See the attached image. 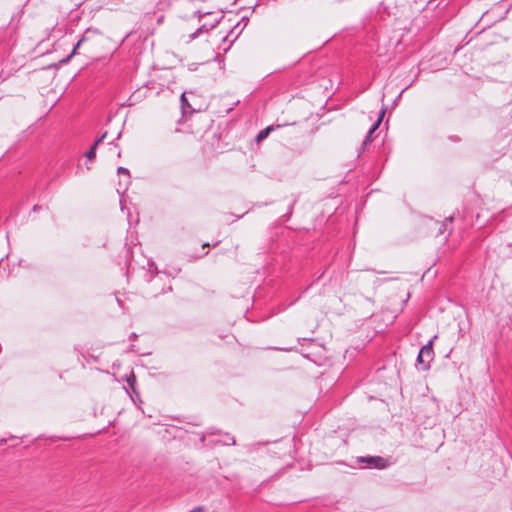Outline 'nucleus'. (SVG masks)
Segmentation results:
<instances>
[{
	"label": "nucleus",
	"mask_w": 512,
	"mask_h": 512,
	"mask_svg": "<svg viewBox=\"0 0 512 512\" xmlns=\"http://www.w3.org/2000/svg\"><path fill=\"white\" fill-rule=\"evenodd\" d=\"M358 463H363L368 468L384 469L388 467V459L380 456H364L357 458Z\"/></svg>",
	"instance_id": "f257e3e1"
},
{
	"label": "nucleus",
	"mask_w": 512,
	"mask_h": 512,
	"mask_svg": "<svg viewBox=\"0 0 512 512\" xmlns=\"http://www.w3.org/2000/svg\"><path fill=\"white\" fill-rule=\"evenodd\" d=\"M100 33L97 29L88 28L81 38L77 41L75 44L72 52L67 56V58L64 60V62H68L75 54L76 51L85 43L88 41H91L94 37L98 36Z\"/></svg>",
	"instance_id": "f03ea898"
},
{
	"label": "nucleus",
	"mask_w": 512,
	"mask_h": 512,
	"mask_svg": "<svg viewBox=\"0 0 512 512\" xmlns=\"http://www.w3.org/2000/svg\"><path fill=\"white\" fill-rule=\"evenodd\" d=\"M240 24H241L240 22L237 23L234 26V28L231 29L230 33L223 38V43H226L229 40L228 46L223 48V50L225 52L231 47L233 42L238 38V36L241 34V32L243 31V28L246 25V24H244L242 27H240Z\"/></svg>",
	"instance_id": "7ed1b4c3"
},
{
	"label": "nucleus",
	"mask_w": 512,
	"mask_h": 512,
	"mask_svg": "<svg viewBox=\"0 0 512 512\" xmlns=\"http://www.w3.org/2000/svg\"><path fill=\"white\" fill-rule=\"evenodd\" d=\"M222 17L223 16H221L220 18H215L213 21H209V23L208 22L203 23L195 32H193L189 35L190 40H194L201 33L208 32L211 29L215 28Z\"/></svg>",
	"instance_id": "20e7f679"
},
{
	"label": "nucleus",
	"mask_w": 512,
	"mask_h": 512,
	"mask_svg": "<svg viewBox=\"0 0 512 512\" xmlns=\"http://www.w3.org/2000/svg\"><path fill=\"white\" fill-rule=\"evenodd\" d=\"M384 114H385V108H382V109H381V111H380V113H379V117H378L377 121H376V122H375V123L370 127V129L368 130V133H367V135H366L365 139H364V140H363V142H362V150H364V149H365V147H366L368 144H370V143H371V141H372V135H373V133L378 129L379 124H380V122L382 121V118H383Z\"/></svg>",
	"instance_id": "39448f33"
},
{
	"label": "nucleus",
	"mask_w": 512,
	"mask_h": 512,
	"mask_svg": "<svg viewBox=\"0 0 512 512\" xmlns=\"http://www.w3.org/2000/svg\"><path fill=\"white\" fill-rule=\"evenodd\" d=\"M419 353L421 354V356H424V358H426V361L430 363L434 357L433 340H430L426 345H424L420 349Z\"/></svg>",
	"instance_id": "423d86ee"
},
{
	"label": "nucleus",
	"mask_w": 512,
	"mask_h": 512,
	"mask_svg": "<svg viewBox=\"0 0 512 512\" xmlns=\"http://www.w3.org/2000/svg\"><path fill=\"white\" fill-rule=\"evenodd\" d=\"M274 128L273 126H268L267 128L261 130L257 135H256V142L260 143L261 141H263L264 139H266L269 135V133L271 131H273Z\"/></svg>",
	"instance_id": "0eeeda50"
},
{
	"label": "nucleus",
	"mask_w": 512,
	"mask_h": 512,
	"mask_svg": "<svg viewBox=\"0 0 512 512\" xmlns=\"http://www.w3.org/2000/svg\"><path fill=\"white\" fill-rule=\"evenodd\" d=\"M417 363L422 365V369L423 370H426L429 368V362L426 361V358H424V356H421L420 353H418V356H417Z\"/></svg>",
	"instance_id": "6e6552de"
},
{
	"label": "nucleus",
	"mask_w": 512,
	"mask_h": 512,
	"mask_svg": "<svg viewBox=\"0 0 512 512\" xmlns=\"http://www.w3.org/2000/svg\"><path fill=\"white\" fill-rule=\"evenodd\" d=\"M180 101H181V107H182L183 112L186 111V108H191V106L185 96V93L181 94Z\"/></svg>",
	"instance_id": "1a4fd4ad"
},
{
	"label": "nucleus",
	"mask_w": 512,
	"mask_h": 512,
	"mask_svg": "<svg viewBox=\"0 0 512 512\" xmlns=\"http://www.w3.org/2000/svg\"><path fill=\"white\" fill-rule=\"evenodd\" d=\"M85 156L88 160H93L96 156V147L92 145L91 148L85 153Z\"/></svg>",
	"instance_id": "9d476101"
},
{
	"label": "nucleus",
	"mask_w": 512,
	"mask_h": 512,
	"mask_svg": "<svg viewBox=\"0 0 512 512\" xmlns=\"http://www.w3.org/2000/svg\"><path fill=\"white\" fill-rule=\"evenodd\" d=\"M127 383L132 389L134 388V384L136 383V377L133 372L127 377Z\"/></svg>",
	"instance_id": "9b49d317"
},
{
	"label": "nucleus",
	"mask_w": 512,
	"mask_h": 512,
	"mask_svg": "<svg viewBox=\"0 0 512 512\" xmlns=\"http://www.w3.org/2000/svg\"><path fill=\"white\" fill-rule=\"evenodd\" d=\"M117 172H118V174H125V175H127L128 179L130 178V173H129V170L127 168L118 167Z\"/></svg>",
	"instance_id": "f8f14e48"
},
{
	"label": "nucleus",
	"mask_w": 512,
	"mask_h": 512,
	"mask_svg": "<svg viewBox=\"0 0 512 512\" xmlns=\"http://www.w3.org/2000/svg\"><path fill=\"white\" fill-rule=\"evenodd\" d=\"M107 132H104L93 144L97 148V146L105 139Z\"/></svg>",
	"instance_id": "ddd939ff"
},
{
	"label": "nucleus",
	"mask_w": 512,
	"mask_h": 512,
	"mask_svg": "<svg viewBox=\"0 0 512 512\" xmlns=\"http://www.w3.org/2000/svg\"><path fill=\"white\" fill-rule=\"evenodd\" d=\"M446 224L445 222L439 223V229H438V235L443 234L446 231Z\"/></svg>",
	"instance_id": "4468645a"
},
{
	"label": "nucleus",
	"mask_w": 512,
	"mask_h": 512,
	"mask_svg": "<svg viewBox=\"0 0 512 512\" xmlns=\"http://www.w3.org/2000/svg\"><path fill=\"white\" fill-rule=\"evenodd\" d=\"M195 15H197L198 19L201 20L202 17L206 16V15H212L211 12H201V11H196L195 12Z\"/></svg>",
	"instance_id": "2eb2a0df"
},
{
	"label": "nucleus",
	"mask_w": 512,
	"mask_h": 512,
	"mask_svg": "<svg viewBox=\"0 0 512 512\" xmlns=\"http://www.w3.org/2000/svg\"><path fill=\"white\" fill-rule=\"evenodd\" d=\"M454 221V216H449L444 219L443 222L447 225L448 223H452Z\"/></svg>",
	"instance_id": "dca6fc26"
},
{
	"label": "nucleus",
	"mask_w": 512,
	"mask_h": 512,
	"mask_svg": "<svg viewBox=\"0 0 512 512\" xmlns=\"http://www.w3.org/2000/svg\"><path fill=\"white\" fill-rule=\"evenodd\" d=\"M296 201H297V200H296V199H294V200H293V202H292V204L290 205L289 210H288V212H287V215H288V216H290V215L292 214L293 206H294V204L296 203Z\"/></svg>",
	"instance_id": "f3484780"
},
{
	"label": "nucleus",
	"mask_w": 512,
	"mask_h": 512,
	"mask_svg": "<svg viewBox=\"0 0 512 512\" xmlns=\"http://www.w3.org/2000/svg\"><path fill=\"white\" fill-rule=\"evenodd\" d=\"M6 442H7L6 438L0 439V446L6 444Z\"/></svg>",
	"instance_id": "a211bd4d"
},
{
	"label": "nucleus",
	"mask_w": 512,
	"mask_h": 512,
	"mask_svg": "<svg viewBox=\"0 0 512 512\" xmlns=\"http://www.w3.org/2000/svg\"><path fill=\"white\" fill-rule=\"evenodd\" d=\"M137 335L135 333H132V338H136Z\"/></svg>",
	"instance_id": "6ab92c4d"
}]
</instances>
